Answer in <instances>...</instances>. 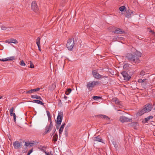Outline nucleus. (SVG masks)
Masks as SVG:
<instances>
[{
  "label": "nucleus",
  "instance_id": "obj_26",
  "mask_svg": "<svg viewBox=\"0 0 155 155\" xmlns=\"http://www.w3.org/2000/svg\"><path fill=\"white\" fill-rule=\"evenodd\" d=\"M100 117H101V118H104L106 120H108L109 119V117L105 115H100Z\"/></svg>",
  "mask_w": 155,
  "mask_h": 155
},
{
  "label": "nucleus",
  "instance_id": "obj_19",
  "mask_svg": "<svg viewBox=\"0 0 155 155\" xmlns=\"http://www.w3.org/2000/svg\"><path fill=\"white\" fill-rule=\"evenodd\" d=\"M114 32L115 33L123 34L124 33V31H123L121 29L117 28L114 31Z\"/></svg>",
  "mask_w": 155,
  "mask_h": 155
},
{
  "label": "nucleus",
  "instance_id": "obj_33",
  "mask_svg": "<svg viewBox=\"0 0 155 155\" xmlns=\"http://www.w3.org/2000/svg\"><path fill=\"white\" fill-rule=\"evenodd\" d=\"M145 73L144 71H142L140 73V76H143L145 74Z\"/></svg>",
  "mask_w": 155,
  "mask_h": 155
},
{
  "label": "nucleus",
  "instance_id": "obj_3",
  "mask_svg": "<svg viewBox=\"0 0 155 155\" xmlns=\"http://www.w3.org/2000/svg\"><path fill=\"white\" fill-rule=\"evenodd\" d=\"M74 45V38H72L68 40L66 45L67 48L69 50L72 51Z\"/></svg>",
  "mask_w": 155,
  "mask_h": 155
},
{
  "label": "nucleus",
  "instance_id": "obj_18",
  "mask_svg": "<svg viewBox=\"0 0 155 155\" xmlns=\"http://www.w3.org/2000/svg\"><path fill=\"white\" fill-rule=\"evenodd\" d=\"M40 88H37L35 89H31L28 91H26L25 93L26 94H30L32 93L33 92L38 91L40 90Z\"/></svg>",
  "mask_w": 155,
  "mask_h": 155
},
{
  "label": "nucleus",
  "instance_id": "obj_9",
  "mask_svg": "<svg viewBox=\"0 0 155 155\" xmlns=\"http://www.w3.org/2000/svg\"><path fill=\"white\" fill-rule=\"evenodd\" d=\"M121 74L124 78V80L126 81H128L130 78V76L125 71L122 72Z\"/></svg>",
  "mask_w": 155,
  "mask_h": 155
},
{
  "label": "nucleus",
  "instance_id": "obj_51",
  "mask_svg": "<svg viewBox=\"0 0 155 155\" xmlns=\"http://www.w3.org/2000/svg\"><path fill=\"white\" fill-rule=\"evenodd\" d=\"M3 97V96H1V97H0V99L2 98Z\"/></svg>",
  "mask_w": 155,
  "mask_h": 155
},
{
  "label": "nucleus",
  "instance_id": "obj_47",
  "mask_svg": "<svg viewBox=\"0 0 155 155\" xmlns=\"http://www.w3.org/2000/svg\"><path fill=\"white\" fill-rule=\"evenodd\" d=\"M67 97L66 96H64V98L65 100H67Z\"/></svg>",
  "mask_w": 155,
  "mask_h": 155
},
{
  "label": "nucleus",
  "instance_id": "obj_30",
  "mask_svg": "<svg viewBox=\"0 0 155 155\" xmlns=\"http://www.w3.org/2000/svg\"><path fill=\"white\" fill-rule=\"evenodd\" d=\"M71 90L70 88H68L67 89L65 94L66 95H68L71 93Z\"/></svg>",
  "mask_w": 155,
  "mask_h": 155
},
{
  "label": "nucleus",
  "instance_id": "obj_32",
  "mask_svg": "<svg viewBox=\"0 0 155 155\" xmlns=\"http://www.w3.org/2000/svg\"><path fill=\"white\" fill-rule=\"evenodd\" d=\"M20 64L21 66H25V65H26L25 64V63L23 60H22L21 61Z\"/></svg>",
  "mask_w": 155,
  "mask_h": 155
},
{
  "label": "nucleus",
  "instance_id": "obj_40",
  "mask_svg": "<svg viewBox=\"0 0 155 155\" xmlns=\"http://www.w3.org/2000/svg\"><path fill=\"white\" fill-rule=\"evenodd\" d=\"M114 147H115V149L117 150V149H118V145L117 144H115L114 145Z\"/></svg>",
  "mask_w": 155,
  "mask_h": 155
},
{
  "label": "nucleus",
  "instance_id": "obj_7",
  "mask_svg": "<svg viewBox=\"0 0 155 155\" xmlns=\"http://www.w3.org/2000/svg\"><path fill=\"white\" fill-rule=\"evenodd\" d=\"M112 101L118 105L120 108H122L123 107L121 102L119 101L116 97L113 98L112 100Z\"/></svg>",
  "mask_w": 155,
  "mask_h": 155
},
{
  "label": "nucleus",
  "instance_id": "obj_39",
  "mask_svg": "<svg viewBox=\"0 0 155 155\" xmlns=\"http://www.w3.org/2000/svg\"><path fill=\"white\" fill-rule=\"evenodd\" d=\"M32 150H30L28 152L27 155H30V154L32 152Z\"/></svg>",
  "mask_w": 155,
  "mask_h": 155
},
{
  "label": "nucleus",
  "instance_id": "obj_20",
  "mask_svg": "<svg viewBox=\"0 0 155 155\" xmlns=\"http://www.w3.org/2000/svg\"><path fill=\"white\" fill-rule=\"evenodd\" d=\"M93 140L94 141H97L103 143V140L99 136L94 137Z\"/></svg>",
  "mask_w": 155,
  "mask_h": 155
},
{
  "label": "nucleus",
  "instance_id": "obj_16",
  "mask_svg": "<svg viewBox=\"0 0 155 155\" xmlns=\"http://www.w3.org/2000/svg\"><path fill=\"white\" fill-rule=\"evenodd\" d=\"M14 107H12L10 110L9 112L10 114V115L11 116H12V115H13V118H14V121L15 123L16 122V116L15 113H13L14 110Z\"/></svg>",
  "mask_w": 155,
  "mask_h": 155
},
{
  "label": "nucleus",
  "instance_id": "obj_13",
  "mask_svg": "<svg viewBox=\"0 0 155 155\" xmlns=\"http://www.w3.org/2000/svg\"><path fill=\"white\" fill-rule=\"evenodd\" d=\"M31 7L32 10L35 12H37L38 10L37 5L35 2L33 1L31 4Z\"/></svg>",
  "mask_w": 155,
  "mask_h": 155
},
{
  "label": "nucleus",
  "instance_id": "obj_5",
  "mask_svg": "<svg viewBox=\"0 0 155 155\" xmlns=\"http://www.w3.org/2000/svg\"><path fill=\"white\" fill-rule=\"evenodd\" d=\"M64 117L63 113L62 112H59L58 114L56 123L58 125L61 124Z\"/></svg>",
  "mask_w": 155,
  "mask_h": 155
},
{
  "label": "nucleus",
  "instance_id": "obj_25",
  "mask_svg": "<svg viewBox=\"0 0 155 155\" xmlns=\"http://www.w3.org/2000/svg\"><path fill=\"white\" fill-rule=\"evenodd\" d=\"M153 118V117L152 116H150L148 117H146L144 119V120L146 122H147L150 119H152Z\"/></svg>",
  "mask_w": 155,
  "mask_h": 155
},
{
  "label": "nucleus",
  "instance_id": "obj_52",
  "mask_svg": "<svg viewBox=\"0 0 155 155\" xmlns=\"http://www.w3.org/2000/svg\"><path fill=\"white\" fill-rule=\"evenodd\" d=\"M10 30H11L10 28H9L8 30L9 31Z\"/></svg>",
  "mask_w": 155,
  "mask_h": 155
},
{
  "label": "nucleus",
  "instance_id": "obj_50",
  "mask_svg": "<svg viewBox=\"0 0 155 155\" xmlns=\"http://www.w3.org/2000/svg\"><path fill=\"white\" fill-rule=\"evenodd\" d=\"M108 78V77L107 76H103V77H102V78Z\"/></svg>",
  "mask_w": 155,
  "mask_h": 155
},
{
  "label": "nucleus",
  "instance_id": "obj_35",
  "mask_svg": "<svg viewBox=\"0 0 155 155\" xmlns=\"http://www.w3.org/2000/svg\"><path fill=\"white\" fill-rule=\"evenodd\" d=\"M48 120L50 122V124H52V121L51 120V116L48 117Z\"/></svg>",
  "mask_w": 155,
  "mask_h": 155
},
{
  "label": "nucleus",
  "instance_id": "obj_21",
  "mask_svg": "<svg viewBox=\"0 0 155 155\" xmlns=\"http://www.w3.org/2000/svg\"><path fill=\"white\" fill-rule=\"evenodd\" d=\"M65 125V123H63L60 127L59 130V135H60V134H61L62 133V132L63 129H64V126Z\"/></svg>",
  "mask_w": 155,
  "mask_h": 155
},
{
  "label": "nucleus",
  "instance_id": "obj_17",
  "mask_svg": "<svg viewBox=\"0 0 155 155\" xmlns=\"http://www.w3.org/2000/svg\"><path fill=\"white\" fill-rule=\"evenodd\" d=\"M14 59V57H8L5 58L0 59V61H12Z\"/></svg>",
  "mask_w": 155,
  "mask_h": 155
},
{
  "label": "nucleus",
  "instance_id": "obj_23",
  "mask_svg": "<svg viewBox=\"0 0 155 155\" xmlns=\"http://www.w3.org/2000/svg\"><path fill=\"white\" fill-rule=\"evenodd\" d=\"M58 138V136L57 134V133L55 134L52 138V140L53 141H54V143H55V142L57 141Z\"/></svg>",
  "mask_w": 155,
  "mask_h": 155
},
{
  "label": "nucleus",
  "instance_id": "obj_41",
  "mask_svg": "<svg viewBox=\"0 0 155 155\" xmlns=\"http://www.w3.org/2000/svg\"><path fill=\"white\" fill-rule=\"evenodd\" d=\"M40 150L41 151L44 152L45 153V152H46L45 151V149H43L42 147L40 149Z\"/></svg>",
  "mask_w": 155,
  "mask_h": 155
},
{
  "label": "nucleus",
  "instance_id": "obj_29",
  "mask_svg": "<svg viewBox=\"0 0 155 155\" xmlns=\"http://www.w3.org/2000/svg\"><path fill=\"white\" fill-rule=\"evenodd\" d=\"M92 98L94 100H98V99H101V97L96 96H93Z\"/></svg>",
  "mask_w": 155,
  "mask_h": 155
},
{
  "label": "nucleus",
  "instance_id": "obj_4",
  "mask_svg": "<svg viewBox=\"0 0 155 155\" xmlns=\"http://www.w3.org/2000/svg\"><path fill=\"white\" fill-rule=\"evenodd\" d=\"M99 84V81H90L88 83L87 85V87L90 91H91L92 90V88L94 87Z\"/></svg>",
  "mask_w": 155,
  "mask_h": 155
},
{
  "label": "nucleus",
  "instance_id": "obj_37",
  "mask_svg": "<svg viewBox=\"0 0 155 155\" xmlns=\"http://www.w3.org/2000/svg\"><path fill=\"white\" fill-rule=\"evenodd\" d=\"M30 142H25V145L26 147H28L30 146Z\"/></svg>",
  "mask_w": 155,
  "mask_h": 155
},
{
  "label": "nucleus",
  "instance_id": "obj_42",
  "mask_svg": "<svg viewBox=\"0 0 155 155\" xmlns=\"http://www.w3.org/2000/svg\"><path fill=\"white\" fill-rule=\"evenodd\" d=\"M56 129H55V128H54V129L53 130H52V132H53V134L52 135H53V134H55V132L56 131Z\"/></svg>",
  "mask_w": 155,
  "mask_h": 155
},
{
  "label": "nucleus",
  "instance_id": "obj_53",
  "mask_svg": "<svg viewBox=\"0 0 155 155\" xmlns=\"http://www.w3.org/2000/svg\"><path fill=\"white\" fill-rule=\"evenodd\" d=\"M51 151L50 152V153H51Z\"/></svg>",
  "mask_w": 155,
  "mask_h": 155
},
{
  "label": "nucleus",
  "instance_id": "obj_36",
  "mask_svg": "<svg viewBox=\"0 0 155 155\" xmlns=\"http://www.w3.org/2000/svg\"><path fill=\"white\" fill-rule=\"evenodd\" d=\"M1 29L2 30H6V29H7V28L4 26H1Z\"/></svg>",
  "mask_w": 155,
  "mask_h": 155
},
{
  "label": "nucleus",
  "instance_id": "obj_2",
  "mask_svg": "<svg viewBox=\"0 0 155 155\" xmlns=\"http://www.w3.org/2000/svg\"><path fill=\"white\" fill-rule=\"evenodd\" d=\"M152 108V104H147L145 106V107L143 109L139 110L137 113V115L141 116L144 114L150 111Z\"/></svg>",
  "mask_w": 155,
  "mask_h": 155
},
{
  "label": "nucleus",
  "instance_id": "obj_14",
  "mask_svg": "<svg viewBox=\"0 0 155 155\" xmlns=\"http://www.w3.org/2000/svg\"><path fill=\"white\" fill-rule=\"evenodd\" d=\"M53 127V124H50L48 125H47L45 127V131L44 132L45 134H46L50 132L51 130Z\"/></svg>",
  "mask_w": 155,
  "mask_h": 155
},
{
  "label": "nucleus",
  "instance_id": "obj_24",
  "mask_svg": "<svg viewBox=\"0 0 155 155\" xmlns=\"http://www.w3.org/2000/svg\"><path fill=\"white\" fill-rule=\"evenodd\" d=\"M31 97L32 98H36L37 99L40 100H42V99L40 96H39L37 95H33L31 96Z\"/></svg>",
  "mask_w": 155,
  "mask_h": 155
},
{
  "label": "nucleus",
  "instance_id": "obj_38",
  "mask_svg": "<svg viewBox=\"0 0 155 155\" xmlns=\"http://www.w3.org/2000/svg\"><path fill=\"white\" fill-rule=\"evenodd\" d=\"M46 112L47 115L48 117L51 116L50 114V113L49 112V111H48L47 110Z\"/></svg>",
  "mask_w": 155,
  "mask_h": 155
},
{
  "label": "nucleus",
  "instance_id": "obj_15",
  "mask_svg": "<svg viewBox=\"0 0 155 155\" xmlns=\"http://www.w3.org/2000/svg\"><path fill=\"white\" fill-rule=\"evenodd\" d=\"M5 42L6 43L9 44L12 43L14 44H17L18 43V41L16 39L14 38H11L5 41Z\"/></svg>",
  "mask_w": 155,
  "mask_h": 155
},
{
  "label": "nucleus",
  "instance_id": "obj_11",
  "mask_svg": "<svg viewBox=\"0 0 155 155\" xmlns=\"http://www.w3.org/2000/svg\"><path fill=\"white\" fill-rule=\"evenodd\" d=\"M13 145L15 149H18L22 147L21 143L16 141L13 143Z\"/></svg>",
  "mask_w": 155,
  "mask_h": 155
},
{
  "label": "nucleus",
  "instance_id": "obj_12",
  "mask_svg": "<svg viewBox=\"0 0 155 155\" xmlns=\"http://www.w3.org/2000/svg\"><path fill=\"white\" fill-rule=\"evenodd\" d=\"M92 74L94 78L97 79H99L102 77V76L98 73L95 70L92 71Z\"/></svg>",
  "mask_w": 155,
  "mask_h": 155
},
{
  "label": "nucleus",
  "instance_id": "obj_8",
  "mask_svg": "<svg viewBox=\"0 0 155 155\" xmlns=\"http://www.w3.org/2000/svg\"><path fill=\"white\" fill-rule=\"evenodd\" d=\"M112 101L118 105L120 108H122L123 107L121 102L119 101L116 97L113 98L112 100Z\"/></svg>",
  "mask_w": 155,
  "mask_h": 155
},
{
  "label": "nucleus",
  "instance_id": "obj_34",
  "mask_svg": "<svg viewBox=\"0 0 155 155\" xmlns=\"http://www.w3.org/2000/svg\"><path fill=\"white\" fill-rule=\"evenodd\" d=\"M30 67L31 68H34V66L33 64L32 63L31 61H30Z\"/></svg>",
  "mask_w": 155,
  "mask_h": 155
},
{
  "label": "nucleus",
  "instance_id": "obj_49",
  "mask_svg": "<svg viewBox=\"0 0 155 155\" xmlns=\"http://www.w3.org/2000/svg\"><path fill=\"white\" fill-rule=\"evenodd\" d=\"M65 134H66V135H67V131L66 130V129L65 130Z\"/></svg>",
  "mask_w": 155,
  "mask_h": 155
},
{
  "label": "nucleus",
  "instance_id": "obj_27",
  "mask_svg": "<svg viewBox=\"0 0 155 155\" xmlns=\"http://www.w3.org/2000/svg\"><path fill=\"white\" fill-rule=\"evenodd\" d=\"M126 7L125 6H121L119 8V10L121 12H124L126 10Z\"/></svg>",
  "mask_w": 155,
  "mask_h": 155
},
{
  "label": "nucleus",
  "instance_id": "obj_43",
  "mask_svg": "<svg viewBox=\"0 0 155 155\" xmlns=\"http://www.w3.org/2000/svg\"><path fill=\"white\" fill-rule=\"evenodd\" d=\"M34 145V143H30V147H31L32 146H33Z\"/></svg>",
  "mask_w": 155,
  "mask_h": 155
},
{
  "label": "nucleus",
  "instance_id": "obj_1",
  "mask_svg": "<svg viewBox=\"0 0 155 155\" xmlns=\"http://www.w3.org/2000/svg\"><path fill=\"white\" fill-rule=\"evenodd\" d=\"M141 55L142 54L140 52H137L134 54L131 53L127 54L126 58L129 61L135 63H139L140 61L139 58L141 57Z\"/></svg>",
  "mask_w": 155,
  "mask_h": 155
},
{
  "label": "nucleus",
  "instance_id": "obj_28",
  "mask_svg": "<svg viewBox=\"0 0 155 155\" xmlns=\"http://www.w3.org/2000/svg\"><path fill=\"white\" fill-rule=\"evenodd\" d=\"M41 38L39 37H38L36 40V42L37 45H40V43Z\"/></svg>",
  "mask_w": 155,
  "mask_h": 155
},
{
  "label": "nucleus",
  "instance_id": "obj_44",
  "mask_svg": "<svg viewBox=\"0 0 155 155\" xmlns=\"http://www.w3.org/2000/svg\"><path fill=\"white\" fill-rule=\"evenodd\" d=\"M38 47V48L39 51H41V47L40 45H37Z\"/></svg>",
  "mask_w": 155,
  "mask_h": 155
},
{
  "label": "nucleus",
  "instance_id": "obj_10",
  "mask_svg": "<svg viewBox=\"0 0 155 155\" xmlns=\"http://www.w3.org/2000/svg\"><path fill=\"white\" fill-rule=\"evenodd\" d=\"M134 15L133 11H131L130 10H127L125 14V17L128 18H130L132 16Z\"/></svg>",
  "mask_w": 155,
  "mask_h": 155
},
{
  "label": "nucleus",
  "instance_id": "obj_48",
  "mask_svg": "<svg viewBox=\"0 0 155 155\" xmlns=\"http://www.w3.org/2000/svg\"><path fill=\"white\" fill-rule=\"evenodd\" d=\"M112 143L114 145L116 144V143L115 142H114V141H113L112 142Z\"/></svg>",
  "mask_w": 155,
  "mask_h": 155
},
{
  "label": "nucleus",
  "instance_id": "obj_45",
  "mask_svg": "<svg viewBox=\"0 0 155 155\" xmlns=\"http://www.w3.org/2000/svg\"><path fill=\"white\" fill-rule=\"evenodd\" d=\"M45 154L46 155H50L48 152L47 153V152H45Z\"/></svg>",
  "mask_w": 155,
  "mask_h": 155
},
{
  "label": "nucleus",
  "instance_id": "obj_22",
  "mask_svg": "<svg viewBox=\"0 0 155 155\" xmlns=\"http://www.w3.org/2000/svg\"><path fill=\"white\" fill-rule=\"evenodd\" d=\"M32 102L33 103H35L41 105H43L44 104V103H43L41 101L37 100H33Z\"/></svg>",
  "mask_w": 155,
  "mask_h": 155
},
{
  "label": "nucleus",
  "instance_id": "obj_31",
  "mask_svg": "<svg viewBox=\"0 0 155 155\" xmlns=\"http://www.w3.org/2000/svg\"><path fill=\"white\" fill-rule=\"evenodd\" d=\"M146 80V79H144L143 80H142L141 79H139L138 80V82L139 83H142L143 82H144Z\"/></svg>",
  "mask_w": 155,
  "mask_h": 155
},
{
  "label": "nucleus",
  "instance_id": "obj_46",
  "mask_svg": "<svg viewBox=\"0 0 155 155\" xmlns=\"http://www.w3.org/2000/svg\"><path fill=\"white\" fill-rule=\"evenodd\" d=\"M59 126V125H58V124H57V125L56 126V128L57 129H58Z\"/></svg>",
  "mask_w": 155,
  "mask_h": 155
},
{
  "label": "nucleus",
  "instance_id": "obj_6",
  "mask_svg": "<svg viewBox=\"0 0 155 155\" xmlns=\"http://www.w3.org/2000/svg\"><path fill=\"white\" fill-rule=\"evenodd\" d=\"M119 120L122 123L130 122L132 121V119L128 118V117L124 116H121L120 117Z\"/></svg>",
  "mask_w": 155,
  "mask_h": 155
}]
</instances>
